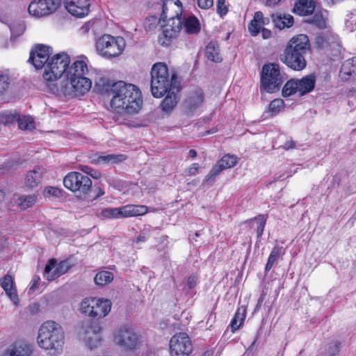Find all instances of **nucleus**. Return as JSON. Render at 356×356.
Returning a JSON list of instances; mask_svg holds the SVG:
<instances>
[{"label": "nucleus", "instance_id": "obj_26", "mask_svg": "<svg viewBox=\"0 0 356 356\" xmlns=\"http://www.w3.org/2000/svg\"><path fill=\"white\" fill-rule=\"evenodd\" d=\"M118 84V82H113L107 78L99 79L95 85V90L102 95H106L108 97H113L114 94L115 86Z\"/></svg>", "mask_w": 356, "mask_h": 356}, {"label": "nucleus", "instance_id": "obj_20", "mask_svg": "<svg viewBox=\"0 0 356 356\" xmlns=\"http://www.w3.org/2000/svg\"><path fill=\"white\" fill-rule=\"evenodd\" d=\"M64 3L67 10L77 17L87 15L90 10V0H65Z\"/></svg>", "mask_w": 356, "mask_h": 356}, {"label": "nucleus", "instance_id": "obj_24", "mask_svg": "<svg viewBox=\"0 0 356 356\" xmlns=\"http://www.w3.org/2000/svg\"><path fill=\"white\" fill-rule=\"evenodd\" d=\"M1 356H33V348L29 343H15L6 348Z\"/></svg>", "mask_w": 356, "mask_h": 356}, {"label": "nucleus", "instance_id": "obj_18", "mask_svg": "<svg viewBox=\"0 0 356 356\" xmlns=\"http://www.w3.org/2000/svg\"><path fill=\"white\" fill-rule=\"evenodd\" d=\"M51 49L44 44H38L30 53L29 61L36 69H42L49 62Z\"/></svg>", "mask_w": 356, "mask_h": 356}, {"label": "nucleus", "instance_id": "obj_4", "mask_svg": "<svg viewBox=\"0 0 356 356\" xmlns=\"http://www.w3.org/2000/svg\"><path fill=\"white\" fill-rule=\"evenodd\" d=\"M37 342L41 348L49 350L51 355H60L65 343L63 327L53 321L44 322L39 328Z\"/></svg>", "mask_w": 356, "mask_h": 356}, {"label": "nucleus", "instance_id": "obj_27", "mask_svg": "<svg viewBox=\"0 0 356 356\" xmlns=\"http://www.w3.org/2000/svg\"><path fill=\"white\" fill-rule=\"evenodd\" d=\"M298 91L300 95H305L312 92L316 84V76L314 74L307 75L301 79L296 80Z\"/></svg>", "mask_w": 356, "mask_h": 356}, {"label": "nucleus", "instance_id": "obj_8", "mask_svg": "<svg viewBox=\"0 0 356 356\" xmlns=\"http://www.w3.org/2000/svg\"><path fill=\"white\" fill-rule=\"evenodd\" d=\"M111 302L108 300L97 298H88L82 300L80 306L81 313L99 320L104 318L110 312Z\"/></svg>", "mask_w": 356, "mask_h": 356}, {"label": "nucleus", "instance_id": "obj_58", "mask_svg": "<svg viewBox=\"0 0 356 356\" xmlns=\"http://www.w3.org/2000/svg\"><path fill=\"white\" fill-rule=\"evenodd\" d=\"M81 170L88 175L92 171V169L88 165H81Z\"/></svg>", "mask_w": 356, "mask_h": 356}, {"label": "nucleus", "instance_id": "obj_41", "mask_svg": "<svg viewBox=\"0 0 356 356\" xmlns=\"http://www.w3.org/2000/svg\"><path fill=\"white\" fill-rule=\"evenodd\" d=\"M113 280V274L109 271H101L96 274L94 281L97 285L104 286Z\"/></svg>", "mask_w": 356, "mask_h": 356}, {"label": "nucleus", "instance_id": "obj_2", "mask_svg": "<svg viewBox=\"0 0 356 356\" xmlns=\"http://www.w3.org/2000/svg\"><path fill=\"white\" fill-rule=\"evenodd\" d=\"M113 97L110 100V106L113 111L119 113L134 114L141 108L143 100L139 89L133 84L118 81L115 86Z\"/></svg>", "mask_w": 356, "mask_h": 356}, {"label": "nucleus", "instance_id": "obj_48", "mask_svg": "<svg viewBox=\"0 0 356 356\" xmlns=\"http://www.w3.org/2000/svg\"><path fill=\"white\" fill-rule=\"evenodd\" d=\"M44 195L47 197H59L62 196V190L54 186H48L44 188Z\"/></svg>", "mask_w": 356, "mask_h": 356}, {"label": "nucleus", "instance_id": "obj_45", "mask_svg": "<svg viewBox=\"0 0 356 356\" xmlns=\"http://www.w3.org/2000/svg\"><path fill=\"white\" fill-rule=\"evenodd\" d=\"M103 216L108 218H119L122 217V210L120 208H108L102 211Z\"/></svg>", "mask_w": 356, "mask_h": 356}, {"label": "nucleus", "instance_id": "obj_63", "mask_svg": "<svg viewBox=\"0 0 356 356\" xmlns=\"http://www.w3.org/2000/svg\"><path fill=\"white\" fill-rule=\"evenodd\" d=\"M264 295H261V297L259 298V300H258V302H257V308L261 307L263 301H264Z\"/></svg>", "mask_w": 356, "mask_h": 356}, {"label": "nucleus", "instance_id": "obj_62", "mask_svg": "<svg viewBox=\"0 0 356 356\" xmlns=\"http://www.w3.org/2000/svg\"><path fill=\"white\" fill-rule=\"evenodd\" d=\"M188 155L191 158H195L197 156V152L195 149H190Z\"/></svg>", "mask_w": 356, "mask_h": 356}, {"label": "nucleus", "instance_id": "obj_51", "mask_svg": "<svg viewBox=\"0 0 356 356\" xmlns=\"http://www.w3.org/2000/svg\"><path fill=\"white\" fill-rule=\"evenodd\" d=\"M24 29L25 27L23 24H13L10 26V31H12V33L16 35H19L22 34Z\"/></svg>", "mask_w": 356, "mask_h": 356}, {"label": "nucleus", "instance_id": "obj_47", "mask_svg": "<svg viewBox=\"0 0 356 356\" xmlns=\"http://www.w3.org/2000/svg\"><path fill=\"white\" fill-rule=\"evenodd\" d=\"M284 106V101L281 99H275L269 104V112L272 115L277 114Z\"/></svg>", "mask_w": 356, "mask_h": 356}, {"label": "nucleus", "instance_id": "obj_33", "mask_svg": "<svg viewBox=\"0 0 356 356\" xmlns=\"http://www.w3.org/2000/svg\"><path fill=\"white\" fill-rule=\"evenodd\" d=\"M355 74H356V60L348 59L343 63L339 75L343 80L347 81Z\"/></svg>", "mask_w": 356, "mask_h": 356}, {"label": "nucleus", "instance_id": "obj_53", "mask_svg": "<svg viewBox=\"0 0 356 356\" xmlns=\"http://www.w3.org/2000/svg\"><path fill=\"white\" fill-rule=\"evenodd\" d=\"M197 277L195 275H191L188 277L187 286L189 289H193L197 284Z\"/></svg>", "mask_w": 356, "mask_h": 356}, {"label": "nucleus", "instance_id": "obj_7", "mask_svg": "<svg viewBox=\"0 0 356 356\" xmlns=\"http://www.w3.org/2000/svg\"><path fill=\"white\" fill-rule=\"evenodd\" d=\"M126 46L125 40L122 37H113L105 34L96 42V49L98 54L107 59L120 56Z\"/></svg>", "mask_w": 356, "mask_h": 356}, {"label": "nucleus", "instance_id": "obj_60", "mask_svg": "<svg viewBox=\"0 0 356 356\" xmlns=\"http://www.w3.org/2000/svg\"><path fill=\"white\" fill-rule=\"evenodd\" d=\"M281 0H266V5L275 6Z\"/></svg>", "mask_w": 356, "mask_h": 356}, {"label": "nucleus", "instance_id": "obj_43", "mask_svg": "<svg viewBox=\"0 0 356 356\" xmlns=\"http://www.w3.org/2000/svg\"><path fill=\"white\" fill-rule=\"evenodd\" d=\"M298 92L296 80L291 79L284 86L282 89V95L289 97L293 94Z\"/></svg>", "mask_w": 356, "mask_h": 356}, {"label": "nucleus", "instance_id": "obj_36", "mask_svg": "<svg viewBox=\"0 0 356 356\" xmlns=\"http://www.w3.org/2000/svg\"><path fill=\"white\" fill-rule=\"evenodd\" d=\"M178 91L179 90H170L168 91V95L163 100L161 105L163 111L165 112H170L175 107L178 101L176 92Z\"/></svg>", "mask_w": 356, "mask_h": 356}, {"label": "nucleus", "instance_id": "obj_44", "mask_svg": "<svg viewBox=\"0 0 356 356\" xmlns=\"http://www.w3.org/2000/svg\"><path fill=\"white\" fill-rule=\"evenodd\" d=\"M340 343L332 341L325 347L323 356H337L339 353Z\"/></svg>", "mask_w": 356, "mask_h": 356}, {"label": "nucleus", "instance_id": "obj_54", "mask_svg": "<svg viewBox=\"0 0 356 356\" xmlns=\"http://www.w3.org/2000/svg\"><path fill=\"white\" fill-rule=\"evenodd\" d=\"M199 165L197 163H193L186 169V173L188 175H194L198 172Z\"/></svg>", "mask_w": 356, "mask_h": 356}, {"label": "nucleus", "instance_id": "obj_11", "mask_svg": "<svg viewBox=\"0 0 356 356\" xmlns=\"http://www.w3.org/2000/svg\"><path fill=\"white\" fill-rule=\"evenodd\" d=\"M63 184L72 192H79L80 194L86 195L92 187V181L86 175L77 172H72L65 177Z\"/></svg>", "mask_w": 356, "mask_h": 356}, {"label": "nucleus", "instance_id": "obj_23", "mask_svg": "<svg viewBox=\"0 0 356 356\" xmlns=\"http://www.w3.org/2000/svg\"><path fill=\"white\" fill-rule=\"evenodd\" d=\"M46 170L40 165H36L33 170H29L25 175L24 184L30 188H36L42 183Z\"/></svg>", "mask_w": 356, "mask_h": 356}, {"label": "nucleus", "instance_id": "obj_59", "mask_svg": "<svg viewBox=\"0 0 356 356\" xmlns=\"http://www.w3.org/2000/svg\"><path fill=\"white\" fill-rule=\"evenodd\" d=\"M146 240V236L145 234H140L138 236V237L136 239V243H139L140 241H145Z\"/></svg>", "mask_w": 356, "mask_h": 356}, {"label": "nucleus", "instance_id": "obj_38", "mask_svg": "<svg viewBox=\"0 0 356 356\" xmlns=\"http://www.w3.org/2000/svg\"><path fill=\"white\" fill-rule=\"evenodd\" d=\"M126 159V156L123 154H107L99 156L95 160L97 163L103 164H115L122 162Z\"/></svg>", "mask_w": 356, "mask_h": 356}, {"label": "nucleus", "instance_id": "obj_42", "mask_svg": "<svg viewBox=\"0 0 356 356\" xmlns=\"http://www.w3.org/2000/svg\"><path fill=\"white\" fill-rule=\"evenodd\" d=\"M282 254V248L279 246H275L273 249L272 250L267 264L266 265L265 270L266 271L270 270L273 265L277 261L278 259Z\"/></svg>", "mask_w": 356, "mask_h": 356}, {"label": "nucleus", "instance_id": "obj_34", "mask_svg": "<svg viewBox=\"0 0 356 356\" xmlns=\"http://www.w3.org/2000/svg\"><path fill=\"white\" fill-rule=\"evenodd\" d=\"M205 55L208 60L215 62L220 63L222 58L220 54V47L216 42H210L205 48Z\"/></svg>", "mask_w": 356, "mask_h": 356}, {"label": "nucleus", "instance_id": "obj_39", "mask_svg": "<svg viewBox=\"0 0 356 356\" xmlns=\"http://www.w3.org/2000/svg\"><path fill=\"white\" fill-rule=\"evenodd\" d=\"M245 309L243 307L238 308L236 310L235 315L230 323L232 332H234L243 324V322L245 318Z\"/></svg>", "mask_w": 356, "mask_h": 356}, {"label": "nucleus", "instance_id": "obj_64", "mask_svg": "<svg viewBox=\"0 0 356 356\" xmlns=\"http://www.w3.org/2000/svg\"><path fill=\"white\" fill-rule=\"evenodd\" d=\"M6 196V193L0 188V202H2L4 200Z\"/></svg>", "mask_w": 356, "mask_h": 356}, {"label": "nucleus", "instance_id": "obj_6", "mask_svg": "<svg viewBox=\"0 0 356 356\" xmlns=\"http://www.w3.org/2000/svg\"><path fill=\"white\" fill-rule=\"evenodd\" d=\"M70 63V58L67 54L63 52L54 55L45 67L44 79L49 82L56 81L63 75L67 79Z\"/></svg>", "mask_w": 356, "mask_h": 356}, {"label": "nucleus", "instance_id": "obj_61", "mask_svg": "<svg viewBox=\"0 0 356 356\" xmlns=\"http://www.w3.org/2000/svg\"><path fill=\"white\" fill-rule=\"evenodd\" d=\"M104 194V190L101 187H98L97 188V194L96 195L95 199H97V197L103 195Z\"/></svg>", "mask_w": 356, "mask_h": 356}, {"label": "nucleus", "instance_id": "obj_17", "mask_svg": "<svg viewBox=\"0 0 356 356\" xmlns=\"http://www.w3.org/2000/svg\"><path fill=\"white\" fill-rule=\"evenodd\" d=\"M238 158L235 155H225L213 167L209 173L206 176L204 181L205 183L212 182L215 180L222 170L231 168L236 165Z\"/></svg>", "mask_w": 356, "mask_h": 356}, {"label": "nucleus", "instance_id": "obj_50", "mask_svg": "<svg viewBox=\"0 0 356 356\" xmlns=\"http://www.w3.org/2000/svg\"><path fill=\"white\" fill-rule=\"evenodd\" d=\"M314 43L318 48H323L327 46V41L323 34H318L315 38Z\"/></svg>", "mask_w": 356, "mask_h": 356}, {"label": "nucleus", "instance_id": "obj_19", "mask_svg": "<svg viewBox=\"0 0 356 356\" xmlns=\"http://www.w3.org/2000/svg\"><path fill=\"white\" fill-rule=\"evenodd\" d=\"M70 267L67 261L57 263L55 259H51L45 266L44 274L48 280H54L67 272Z\"/></svg>", "mask_w": 356, "mask_h": 356}, {"label": "nucleus", "instance_id": "obj_31", "mask_svg": "<svg viewBox=\"0 0 356 356\" xmlns=\"http://www.w3.org/2000/svg\"><path fill=\"white\" fill-rule=\"evenodd\" d=\"M14 282L11 275L7 274L1 280V286L5 291L6 293L14 302L15 305L17 303V295L16 290L13 287Z\"/></svg>", "mask_w": 356, "mask_h": 356}, {"label": "nucleus", "instance_id": "obj_9", "mask_svg": "<svg viewBox=\"0 0 356 356\" xmlns=\"http://www.w3.org/2000/svg\"><path fill=\"white\" fill-rule=\"evenodd\" d=\"M283 81L284 80L277 65L269 63L263 66L261 83V87L265 90L268 92H274L279 90Z\"/></svg>", "mask_w": 356, "mask_h": 356}, {"label": "nucleus", "instance_id": "obj_21", "mask_svg": "<svg viewBox=\"0 0 356 356\" xmlns=\"http://www.w3.org/2000/svg\"><path fill=\"white\" fill-rule=\"evenodd\" d=\"M101 327L98 324L87 326L83 334L86 344L90 350L97 348L101 343Z\"/></svg>", "mask_w": 356, "mask_h": 356}, {"label": "nucleus", "instance_id": "obj_5", "mask_svg": "<svg viewBox=\"0 0 356 356\" xmlns=\"http://www.w3.org/2000/svg\"><path fill=\"white\" fill-rule=\"evenodd\" d=\"M150 83L152 94L156 98L163 97L170 90H178L176 74L170 76L168 68L163 63H156L152 66Z\"/></svg>", "mask_w": 356, "mask_h": 356}, {"label": "nucleus", "instance_id": "obj_22", "mask_svg": "<svg viewBox=\"0 0 356 356\" xmlns=\"http://www.w3.org/2000/svg\"><path fill=\"white\" fill-rule=\"evenodd\" d=\"M204 99V97L202 90L200 88L195 89L188 96L184 102L185 112L188 115L193 113L202 105Z\"/></svg>", "mask_w": 356, "mask_h": 356}, {"label": "nucleus", "instance_id": "obj_13", "mask_svg": "<svg viewBox=\"0 0 356 356\" xmlns=\"http://www.w3.org/2000/svg\"><path fill=\"white\" fill-rule=\"evenodd\" d=\"M61 5V0H34L30 3L28 10L30 15L42 17L49 15Z\"/></svg>", "mask_w": 356, "mask_h": 356}, {"label": "nucleus", "instance_id": "obj_56", "mask_svg": "<svg viewBox=\"0 0 356 356\" xmlns=\"http://www.w3.org/2000/svg\"><path fill=\"white\" fill-rule=\"evenodd\" d=\"M295 147V142L293 140L286 141L283 145V148L286 150L291 149Z\"/></svg>", "mask_w": 356, "mask_h": 356}, {"label": "nucleus", "instance_id": "obj_28", "mask_svg": "<svg viewBox=\"0 0 356 356\" xmlns=\"http://www.w3.org/2000/svg\"><path fill=\"white\" fill-rule=\"evenodd\" d=\"M13 201L19 209L25 210L35 205L38 201V195L36 194L15 195Z\"/></svg>", "mask_w": 356, "mask_h": 356}, {"label": "nucleus", "instance_id": "obj_15", "mask_svg": "<svg viewBox=\"0 0 356 356\" xmlns=\"http://www.w3.org/2000/svg\"><path fill=\"white\" fill-rule=\"evenodd\" d=\"M115 341L122 348L133 350L140 343V336L132 328L124 327L115 334Z\"/></svg>", "mask_w": 356, "mask_h": 356}, {"label": "nucleus", "instance_id": "obj_37", "mask_svg": "<svg viewBox=\"0 0 356 356\" xmlns=\"http://www.w3.org/2000/svg\"><path fill=\"white\" fill-rule=\"evenodd\" d=\"M126 159V156L123 154H107L99 156L95 160L97 163L103 164H115L122 162Z\"/></svg>", "mask_w": 356, "mask_h": 356}, {"label": "nucleus", "instance_id": "obj_25", "mask_svg": "<svg viewBox=\"0 0 356 356\" xmlns=\"http://www.w3.org/2000/svg\"><path fill=\"white\" fill-rule=\"evenodd\" d=\"M269 22V18L264 17L261 12H256L254 13L253 19L251 21L248 26V29L250 34L252 36L257 35L260 32V29L264 28V26L268 24Z\"/></svg>", "mask_w": 356, "mask_h": 356}, {"label": "nucleus", "instance_id": "obj_12", "mask_svg": "<svg viewBox=\"0 0 356 356\" xmlns=\"http://www.w3.org/2000/svg\"><path fill=\"white\" fill-rule=\"evenodd\" d=\"M193 351V344L185 332L174 334L170 340V356H188Z\"/></svg>", "mask_w": 356, "mask_h": 356}, {"label": "nucleus", "instance_id": "obj_16", "mask_svg": "<svg viewBox=\"0 0 356 356\" xmlns=\"http://www.w3.org/2000/svg\"><path fill=\"white\" fill-rule=\"evenodd\" d=\"M181 5V2L179 0H166L163 3L162 5V13L161 18L159 19L156 16L152 15L147 17L144 22V28L146 31H154L161 21H165L168 17V11L172 7L177 6L178 7Z\"/></svg>", "mask_w": 356, "mask_h": 356}, {"label": "nucleus", "instance_id": "obj_32", "mask_svg": "<svg viewBox=\"0 0 356 356\" xmlns=\"http://www.w3.org/2000/svg\"><path fill=\"white\" fill-rule=\"evenodd\" d=\"M122 217H133L145 215L147 213L148 209L144 205L128 204L122 207Z\"/></svg>", "mask_w": 356, "mask_h": 356}, {"label": "nucleus", "instance_id": "obj_30", "mask_svg": "<svg viewBox=\"0 0 356 356\" xmlns=\"http://www.w3.org/2000/svg\"><path fill=\"white\" fill-rule=\"evenodd\" d=\"M315 4L312 0H299L293 8V13L301 16H306L313 13Z\"/></svg>", "mask_w": 356, "mask_h": 356}, {"label": "nucleus", "instance_id": "obj_10", "mask_svg": "<svg viewBox=\"0 0 356 356\" xmlns=\"http://www.w3.org/2000/svg\"><path fill=\"white\" fill-rule=\"evenodd\" d=\"M181 15H169L166 24L163 26V31L159 35V43L163 47H168L182 29Z\"/></svg>", "mask_w": 356, "mask_h": 356}, {"label": "nucleus", "instance_id": "obj_3", "mask_svg": "<svg viewBox=\"0 0 356 356\" xmlns=\"http://www.w3.org/2000/svg\"><path fill=\"white\" fill-rule=\"evenodd\" d=\"M309 39L306 34L293 36L287 42L280 60L288 67L295 71H301L307 66L305 55L310 51Z\"/></svg>", "mask_w": 356, "mask_h": 356}, {"label": "nucleus", "instance_id": "obj_35", "mask_svg": "<svg viewBox=\"0 0 356 356\" xmlns=\"http://www.w3.org/2000/svg\"><path fill=\"white\" fill-rule=\"evenodd\" d=\"M182 28L188 34H196L200 31V24L195 17H188L182 19Z\"/></svg>", "mask_w": 356, "mask_h": 356}, {"label": "nucleus", "instance_id": "obj_55", "mask_svg": "<svg viewBox=\"0 0 356 356\" xmlns=\"http://www.w3.org/2000/svg\"><path fill=\"white\" fill-rule=\"evenodd\" d=\"M261 32V35L264 39H268L271 37V31L266 28H262L260 29Z\"/></svg>", "mask_w": 356, "mask_h": 356}, {"label": "nucleus", "instance_id": "obj_29", "mask_svg": "<svg viewBox=\"0 0 356 356\" xmlns=\"http://www.w3.org/2000/svg\"><path fill=\"white\" fill-rule=\"evenodd\" d=\"M271 17L275 26L280 30L290 28L293 24V17L289 14L276 13L273 14Z\"/></svg>", "mask_w": 356, "mask_h": 356}, {"label": "nucleus", "instance_id": "obj_46", "mask_svg": "<svg viewBox=\"0 0 356 356\" xmlns=\"http://www.w3.org/2000/svg\"><path fill=\"white\" fill-rule=\"evenodd\" d=\"M255 221L257 223V237L260 238L263 234L264 229L266 225V218L264 215H259L252 220V222Z\"/></svg>", "mask_w": 356, "mask_h": 356}, {"label": "nucleus", "instance_id": "obj_49", "mask_svg": "<svg viewBox=\"0 0 356 356\" xmlns=\"http://www.w3.org/2000/svg\"><path fill=\"white\" fill-rule=\"evenodd\" d=\"M225 3V0H217L216 2L217 13L221 17L225 15L228 11V8Z\"/></svg>", "mask_w": 356, "mask_h": 356}, {"label": "nucleus", "instance_id": "obj_14", "mask_svg": "<svg viewBox=\"0 0 356 356\" xmlns=\"http://www.w3.org/2000/svg\"><path fill=\"white\" fill-rule=\"evenodd\" d=\"M0 121L5 125L18 123V127L23 130H32L35 128V123L31 116L20 115L17 111H6L0 115Z\"/></svg>", "mask_w": 356, "mask_h": 356}, {"label": "nucleus", "instance_id": "obj_40", "mask_svg": "<svg viewBox=\"0 0 356 356\" xmlns=\"http://www.w3.org/2000/svg\"><path fill=\"white\" fill-rule=\"evenodd\" d=\"M12 78L8 71H0V97L6 94L11 85Z\"/></svg>", "mask_w": 356, "mask_h": 356}, {"label": "nucleus", "instance_id": "obj_57", "mask_svg": "<svg viewBox=\"0 0 356 356\" xmlns=\"http://www.w3.org/2000/svg\"><path fill=\"white\" fill-rule=\"evenodd\" d=\"M89 175L95 179H99L101 177V173L93 169L92 171L90 173H89Z\"/></svg>", "mask_w": 356, "mask_h": 356}, {"label": "nucleus", "instance_id": "obj_52", "mask_svg": "<svg viewBox=\"0 0 356 356\" xmlns=\"http://www.w3.org/2000/svg\"><path fill=\"white\" fill-rule=\"evenodd\" d=\"M197 5L202 9H209L213 5V0H197Z\"/></svg>", "mask_w": 356, "mask_h": 356}, {"label": "nucleus", "instance_id": "obj_1", "mask_svg": "<svg viewBox=\"0 0 356 356\" xmlns=\"http://www.w3.org/2000/svg\"><path fill=\"white\" fill-rule=\"evenodd\" d=\"M87 72L86 63L83 60H76L70 65L66 83L59 86L53 84L54 87L50 89L54 94L62 93L70 97L83 95L92 86L90 79L84 76Z\"/></svg>", "mask_w": 356, "mask_h": 356}]
</instances>
